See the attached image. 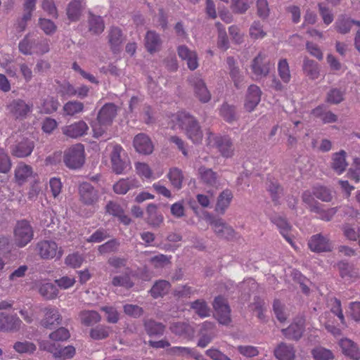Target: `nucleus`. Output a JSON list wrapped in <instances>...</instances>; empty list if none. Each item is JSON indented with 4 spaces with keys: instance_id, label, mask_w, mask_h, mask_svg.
Listing matches in <instances>:
<instances>
[{
    "instance_id": "obj_1",
    "label": "nucleus",
    "mask_w": 360,
    "mask_h": 360,
    "mask_svg": "<svg viewBox=\"0 0 360 360\" xmlns=\"http://www.w3.org/2000/svg\"><path fill=\"white\" fill-rule=\"evenodd\" d=\"M171 128L179 129L194 144L202 142L204 133L199 122L188 112L181 111L174 114L170 120Z\"/></svg>"
},
{
    "instance_id": "obj_2",
    "label": "nucleus",
    "mask_w": 360,
    "mask_h": 360,
    "mask_svg": "<svg viewBox=\"0 0 360 360\" xmlns=\"http://www.w3.org/2000/svg\"><path fill=\"white\" fill-rule=\"evenodd\" d=\"M117 109L115 104H105L98 111L97 121L91 124L94 136L96 138L101 136L108 127L112 123L117 115Z\"/></svg>"
},
{
    "instance_id": "obj_3",
    "label": "nucleus",
    "mask_w": 360,
    "mask_h": 360,
    "mask_svg": "<svg viewBox=\"0 0 360 360\" xmlns=\"http://www.w3.org/2000/svg\"><path fill=\"white\" fill-rule=\"evenodd\" d=\"M206 134L207 145L210 147L217 148L224 158H229L234 155V147L230 137L216 135L210 131H207Z\"/></svg>"
},
{
    "instance_id": "obj_4",
    "label": "nucleus",
    "mask_w": 360,
    "mask_h": 360,
    "mask_svg": "<svg viewBox=\"0 0 360 360\" xmlns=\"http://www.w3.org/2000/svg\"><path fill=\"white\" fill-rule=\"evenodd\" d=\"M34 231L27 220L18 221L13 229V240L16 246L23 248L33 238Z\"/></svg>"
},
{
    "instance_id": "obj_5",
    "label": "nucleus",
    "mask_w": 360,
    "mask_h": 360,
    "mask_svg": "<svg viewBox=\"0 0 360 360\" xmlns=\"http://www.w3.org/2000/svg\"><path fill=\"white\" fill-rule=\"evenodd\" d=\"M274 66V63L271 62L269 56L259 52L252 60L250 68L253 75L257 79H261L266 77Z\"/></svg>"
},
{
    "instance_id": "obj_6",
    "label": "nucleus",
    "mask_w": 360,
    "mask_h": 360,
    "mask_svg": "<svg viewBox=\"0 0 360 360\" xmlns=\"http://www.w3.org/2000/svg\"><path fill=\"white\" fill-rule=\"evenodd\" d=\"M37 250L39 257L44 259H60L63 254L62 248L51 240H43L38 242Z\"/></svg>"
},
{
    "instance_id": "obj_7",
    "label": "nucleus",
    "mask_w": 360,
    "mask_h": 360,
    "mask_svg": "<svg viewBox=\"0 0 360 360\" xmlns=\"http://www.w3.org/2000/svg\"><path fill=\"white\" fill-rule=\"evenodd\" d=\"M64 162L70 169H78L84 162V148L82 144H75L68 148L64 155Z\"/></svg>"
},
{
    "instance_id": "obj_8",
    "label": "nucleus",
    "mask_w": 360,
    "mask_h": 360,
    "mask_svg": "<svg viewBox=\"0 0 360 360\" xmlns=\"http://www.w3.org/2000/svg\"><path fill=\"white\" fill-rule=\"evenodd\" d=\"M204 218L212 227L214 233L219 237L230 239L233 237L234 230L222 219L216 218L208 212L204 214Z\"/></svg>"
},
{
    "instance_id": "obj_9",
    "label": "nucleus",
    "mask_w": 360,
    "mask_h": 360,
    "mask_svg": "<svg viewBox=\"0 0 360 360\" xmlns=\"http://www.w3.org/2000/svg\"><path fill=\"white\" fill-rule=\"evenodd\" d=\"M213 307L216 312V318L223 325L231 321V310L226 301L221 296L217 297L213 302Z\"/></svg>"
},
{
    "instance_id": "obj_10",
    "label": "nucleus",
    "mask_w": 360,
    "mask_h": 360,
    "mask_svg": "<svg viewBox=\"0 0 360 360\" xmlns=\"http://www.w3.org/2000/svg\"><path fill=\"white\" fill-rule=\"evenodd\" d=\"M79 195L80 200L87 205H94L99 199L98 191L86 182L79 186Z\"/></svg>"
},
{
    "instance_id": "obj_11",
    "label": "nucleus",
    "mask_w": 360,
    "mask_h": 360,
    "mask_svg": "<svg viewBox=\"0 0 360 360\" xmlns=\"http://www.w3.org/2000/svg\"><path fill=\"white\" fill-rule=\"evenodd\" d=\"M9 113L16 119H23L32 110V105L25 103L23 100H13L7 105Z\"/></svg>"
},
{
    "instance_id": "obj_12",
    "label": "nucleus",
    "mask_w": 360,
    "mask_h": 360,
    "mask_svg": "<svg viewBox=\"0 0 360 360\" xmlns=\"http://www.w3.org/2000/svg\"><path fill=\"white\" fill-rule=\"evenodd\" d=\"M44 316L41 321V325L44 328L51 329L60 324L62 316L55 307H48L43 310Z\"/></svg>"
},
{
    "instance_id": "obj_13",
    "label": "nucleus",
    "mask_w": 360,
    "mask_h": 360,
    "mask_svg": "<svg viewBox=\"0 0 360 360\" xmlns=\"http://www.w3.org/2000/svg\"><path fill=\"white\" fill-rule=\"evenodd\" d=\"M189 81L199 100L203 103L208 102L211 98V94L204 80L200 76L193 75L190 78Z\"/></svg>"
},
{
    "instance_id": "obj_14",
    "label": "nucleus",
    "mask_w": 360,
    "mask_h": 360,
    "mask_svg": "<svg viewBox=\"0 0 360 360\" xmlns=\"http://www.w3.org/2000/svg\"><path fill=\"white\" fill-rule=\"evenodd\" d=\"M124 150L120 145H115L112 147L110 159L112 170L116 174H122L128 166L127 162L122 158V153Z\"/></svg>"
},
{
    "instance_id": "obj_15",
    "label": "nucleus",
    "mask_w": 360,
    "mask_h": 360,
    "mask_svg": "<svg viewBox=\"0 0 360 360\" xmlns=\"http://www.w3.org/2000/svg\"><path fill=\"white\" fill-rule=\"evenodd\" d=\"M304 330V319L302 317L296 319L287 328L283 329V335L290 340H298Z\"/></svg>"
},
{
    "instance_id": "obj_16",
    "label": "nucleus",
    "mask_w": 360,
    "mask_h": 360,
    "mask_svg": "<svg viewBox=\"0 0 360 360\" xmlns=\"http://www.w3.org/2000/svg\"><path fill=\"white\" fill-rule=\"evenodd\" d=\"M89 130L87 124L82 120L75 122L63 127V133L70 138L76 139L86 134Z\"/></svg>"
},
{
    "instance_id": "obj_17",
    "label": "nucleus",
    "mask_w": 360,
    "mask_h": 360,
    "mask_svg": "<svg viewBox=\"0 0 360 360\" xmlns=\"http://www.w3.org/2000/svg\"><path fill=\"white\" fill-rule=\"evenodd\" d=\"M133 144L139 153L149 155L153 151V144L150 139L145 134H137L134 139Z\"/></svg>"
},
{
    "instance_id": "obj_18",
    "label": "nucleus",
    "mask_w": 360,
    "mask_h": 360,
    "mask_svg": "<svg viewBox=\"0 0 360 360\" xmlns=\"http://www.w3.org/2000/svg\"><path fill=\"white\" fill-rule=\"evenodd\" d=\"M309 246L311 251L317 252H329L333 248L329 239L321 234L311 236L309 241Z\"/></svg>"
},
{
    "instance_id": "obj_19",
    "label": "nucleus",
    "mask_w": 360,
    "mask_h": 360,
    "mask_svg": "<svg viewBox=\"0 0 360 360\" xmlns=\"http://www.w3.org/2000/svg\"><path fill=\"white\" fill-rule=\"evenodd\" d=\"M271 221L277 226L280 233L285 238V239L295 248L292 240V226L289 223L282 217L276 216L271 218Z\"/></svg>"
},
{
    "instance_id": "obj_20",
    "label": "nucleus",
    "mask_w": 360,
    "mask_h": 360,
    "mask_svg": "<svg viewBox=\"0 0 360 360\" xmlns=\"http://www.w3.org/2000/svg\"><path fill=\"white\" fill-rule=\"evenodd\" d=\"M179 56L186 61L188 68L194 70L198 67V56L195 51L190 50L186 46H180L177 49Z\"/></svg>"
},
{
    "instance_id": "obj_21",
    "label": "nucleus",
    "mask_w": 360,
    "mask_h": 360,
    "mask_svg": "<svg viewBox=\"0 0 360 360\" xmlns=\"http://www.w3.org/2000/svg\"><path fill=\"white\" fill-rule=\"evenodd\" d=\"M21 323V320L16 316L0 313V330H16L20 328Z\"/></svg>"
},
{
    "instance_id": "obj_22",
    "label": "nucleus",
    "mask_w": 360,
    "mask_h": 360,
    "mask_svg": "<svg viewBox=\"0 0 360 360\" xmlns=\"http://www.w3.org/2000/svg\"><path fill=\"white\" fill-rule=\"evenodd\" d=\"M346 156L347 153L343 150L332 155L330 167L338 175L342 174L348 166V163L346 160Z\"/></svg>"
},
{
    "instance_id": "obj_23",
    "label": "nucleus",
    "mask_w": 360,
    "mask_h": 360,
    "mask_svg": "<svg viewBox=\"0 0 360 360\" xmlns=\"http://www.w3.org/2000/svg\"><path fill=\"white\" fill-rule=\"evenodd\" d=\"M261 99V90L257 85H250L248 89V94L245 102V109L251 112L259 104Z\"/></svg>"
},
{
    "instance_id": "obj_24",
    "label": "nucleus",
    "mask_w": 360,
    "mask_h": 360,
    "mask_svg": "<svg viewBox=\"0 0 360 360\" xmlns=\"http://www.w3.org/2000/svg\"><path fill=\"white\" fill-rule=\"evenodd\" d=\"M139 181L134 177L121 179L113 186V191L117 194L124 195L132 188H138Z\"/></svg>"
},
{
    "instance_id": "obj_25",
    "label": "nucleus",
    "mask_w": 360,
    "mask_h": 360,
    "mask_svg": "<svg viewBox=\"0 0 360 360\" xmlns=\"http://www.w3.org/2000/svg\"><path fill=\"white\" fill-rule=\"evenodd\" d=\"M274 355L278 360H294L295 349L292 345L281 342L274 349Z\"/></svg>"
},
{
    "instance_id": "obj_26",
    "label": "nucleus",
    "mask_w": 360,
    "mask_h": 360,
    "mask_svg": "<svg viewBox=\"0 0 360 360\" xmlns=\"http://www.w3.org/2000/svg\"><path fill=\"white\" fill-rule=\"evenodd\" d=\"M135 169L136 174L143 179L154 180L163 174V171L160 170L157 172H153L149 165L145 162H136Z\"/></svg>"
},
{
    "instance_id": "obj_27",
    "label": "nucleus",
    "mask_w": 360,
    "mask_h": 360,
    "mask_svg": "<svg viewBox=\"0 0 360 360\" xmlns=\"http://www.w3.org/2000/svg\"><path fill=\"white\" fill-rule=\"evenodd\" d=\"M339 345L345 355L356 360L360 359V351L356 345L350 339H341L339 342Z\"/></svg>"
},
{
    "instance_id": "obj_28",
    "label": "nucleus",
    "mask_w": 360,
    "mask_h": 360,
    "mask_svg": "<svg viewBox=\"0 0 360 360\" xmlns=\"http://www.w3.org/2000/svg\"><path fill=\"white\" fill-rule=\"evenodd\" d=\"M213 323L211 322L205 321L202 325L201 337L198 342V346L205 348L208 345L214 337V333L212 331Z\"/></svg>"
},
{
    "instance_id": "obj_29",
    "label": "nucleus",
    "mask_w": 360,
    "mask_h": 360,
    "mask_svg": "<svg viewBox=\"0 0 360 360\" xmlns=\"http://www.w3.org/2000/svg\"><path fill=\"white\" fill-rule=\"evenodd\" d=\"M34 147L33 141L24 139L15 146L11 153L14 156L18 158H24L29 156L32 153Z\"/></svg>"
},
{
    "instance_id": "obj_30",
    "label": "nucleus",
    "mask_w": 360,
    "mask_h": 360,
    "mask_svg": "<svg viewBox=\"0 0 360 360\" xmlns=\"http://www.w3.org/2000/svg\"><path fill=\"white\" fill-rule=\"evenodd\" d=\"M31 166L25 163H19L15 169V178L19 184H22L33 176Z\"/></svg>"
},
{
    "instance_id": "obj_31",
    "label": "nucleus",
    "mask_w": 360,
    "mask_h": 360,
    "mask_svg": "<svg viewBox=\"0 0 360 360\" xmlns=\"http://www.w3.org/2000/svg\"><path fill=\"white\" fill-rule=\"evenodd\" d=\"M161 44L160 36L156 32L153 31L147 32L145 37V46L149 53H153L158 51Z\"/></svg>"
},
{
    "instance_id": "obj_32",
    "label": "nucleus",
    "mask_w": 360,
    "mask_h": 360,
    "mask_svg": "<svg viewBox=\"0 0 360 360\" xmlns=\"http://www.w3.org/2000/svg\"><path fill=\"white\" fill-rule=\"evenodd\" d=\"M302 70L310 79L315 80L320 75L319 64L314 60L305 58L303 61Z\"/></svg>"
},
{
    "instance_id": "obj_33",
    "label": "nucleus",
    "mask_w": 360,
    "mask_h": 360,
    "mask_svg": "<svg viewBox=\"0 0 360 360\" xmlns=\"http://www.w3.org/2000/svg\"><path fill=\"white\" fill-rule=\"evenodd\" d=\"M248 34L252 40H262L267 36L264 25L258 20H254L250 25Z\"/></svg>"
},
{
    "instance_id": "obj_34",
    "label": "nucleus",
    "mask_w": 360,
    "mask_h": 360,
    "mask_svg": "<svg viewBox=\"0 0 360 360\" xmlns=\"http://www.w3.org/2000/svg\"><path fill=\"white\" fill-rule=\"evenodd\" d=\"M233 198V193L230 190L223 191L219 195L216 204V212L223 214L229 207Z\"/></svg>"
},
{
    "instance_id": "obj_35",
    "label": "nucleus",
    "mask_w": 360,
    "mask_h": 360,
    "mask_svg": "<svg viewBox=\"0 0 360 360\" xmlns=\"http://www.w3.org/2000/svg\"><path fill=\"white\" fill-rule=\"evenodd\" d=\"M39 294L46 300H53L58 297V290L51 283L41 282L38 285Z\"/></svg>"
},
{
    "instance_id": "obj_36",
    "label": "nucleus",
    "mask_w": 360,
    "mask_h": 360,
    "mask_svg": "<svg viewBox=\"0 0 360 360\" xmlns=\"http://www.w3.org/2000/svg\"><path fill=\"white\" fill-rule=\"evenodd\" d=\"M84 105L81 101L73 100L65 103L63 107L65 115L73 117L84 111Z\"/></svg>"
},
{
    "instance_id": "obj_37",
    "label": "nucleus",
    "mask_w": 360,
    "mask_h": 360,
    "mask_svg": "<svg viewBox=\"0 0 360 360\" xmlns=\"http://www.w3.org/2000/svg\"><path fill=\"white\" fill-rule=\"evenodd\" d=\"M109 44L114 53L120 51V47L123 41L121 30L117 27H112L108 35Z\"/></svg>"
},
{
    "instance_id": "obj_38",
    "label": "nucleus",
    "mask_w": 360,
    "mask_h": 360,
    "mask_svg": "<svg viewBox=\"0 0 360 360\" xmlns=\"http://www.w3.org/2000/svg\"><path fill=\"white\" fill-rule=\"evenodd\" d=\"M170 283L165 280H160L155 283L150 290V295L153 298L163 297L169 291Z\"/></svg>"
},
{
    "instance_id": "obj_39",
    "label": "nucleus",
    "mask_w": 360,
    "mask_h": 360,
    "mask_svg": "<svg viewBox=\"0 0 360 360\" xmlns=\"http://www.w3.org/2000/svg\"><path fill=\"white\" fill-rule=\"evenodd\" d=\"M334 26L338 32L342 34H347L352 27V19L345 15H340L336 20Z\"/></svg>"
},
{
    "instance_id": "obj_40",
    "label": "nucleus",
    "mask_w": 360,
    "mask_h": 360,
    "mask_svg": "<svg viewBox=\"0 0 360 360\" xmlns=\"http://www.w3.org/2000/svg\"><path fill=\"white\" fill-rule=\"evenodd\" d=\"M147 221L153 226H158L163 221V217L158 213V207L155 204H150L147 207Z\"/></svg>"
},
{
    "instance_id": "obj_41",
    "label": "nucleus",
    "mask_w": 360,
    "mask_h": 360,
    "mask_svg": "<svg viewBox=\"0 0 360 360\" xmlns=\"http://www.w3.org/2000/svg\"><path fill=\"white\" fill-rule=\"evenodd\" d=\"M79 319L82 324L89 326L99 322L101 317L96 311L84 310L79 313Z\"/></svg>"
},
{
    "instance_id": "obj_42",
    "label": "nucleus",
    "mask_w": 360,
    "mask_h": 360,
    "mask_svg": "<svg viewBox=\"0 0 360 360\" xmlns=\"http://www.w3.org/2000/svg\"><path fill=\"white\" fill-rule=\"evenodd\" d=\"M215 25L217 29V46L226 51L229 48V41L226 29L223 25L219 22H216Z\"/></svg>"
},
{
    "instance_id": "obj_43",
    "label": "nucleus",
    "mask_w": 360,
    "mask_h": 360,
    "mask_svg": "<svg viewBox=\"0 0 360 360\" xmlns=\"http://www.w3.org/2000/svg\"><path fill=\"white\" fill-rule=\"evenodd\" d=\"M345 91L338 88L330 89L326 97V101L332 105H337L342 102L345 99Z\"/></svg>"
},
{
    "instance_id": "obj_44",
    "label": "nucleus",
    "mask_w": 360,
    "mask_h": 360,
    "mask_svg": "<svg viewBox=\"0 0 360 360\" xmlns=\"http://www.w3.org/2000/svg\"><path fill=\"white\" fill-rule=\"evenodd\" d=\"M82 9V0H72L68 6L67 15L70 20L75 21L79 19Z\"/></svg>"
},
{
    "instance_id": "obj_45",
    "label": "nucleus",
    "mask_w": 360,
    "mask_h": 360,
    "mask_svg": "<svg viewBox=\"0 0 360 360\" xmlns=\"http://www.w3.org/2000/svg\"><path fill=\"white\" fill-rule=\"evenodd\" d=\"M36 39L31 38L30 34L25 36V37L20 41L18 48L19 51L24 55H31L35 53L34 50L35 49Z\"/></svg>"
},
{
    "instance_id": "obj_46",
    "label": "nucleus",
    "mask_w": 360,
    "mask_h": 360,
    "mask_svg": "<svg viewBox=\"0 0 360 360\" xmlns=\"http://www.w3.org/2000/svg\"><path fill=\"white\" fill-rule=\"evenodd\" d=\"M191 308L201 318L208 317L210 315V309L203 300H197L191 302Z\"/></svg>"
},
{
    "instance_id": "obj_47",
    "label": "nucleus",
    "mask_w": 360,
    "mask_h": 360,
    "mask_svg": "<svg viewBox=\"0 0 360 360\" xmlns=\"http://www.w3.org/2000/svg\"><path fill=\"white\" fill-rule=\"evenodd\" d=\"M201 180L209 186H215L217 183V174L211 169L201 167L198 170Z\"/></svg>"
},
{
    "instance_id": "obj_48",
    "label": "nucleus",
    "mask_w": 360,
    "mask_h": 360,
    "mask_svg": "<svg viewBox=\"0 0 360 360\" xmlns=\"http://www.w3.org/2000/svg\"><path fill=\"white\" fill-rule=\"evenodd\" d=\"M75 354V349L73 346L68 345L67 347H62L58 344L53 356L55 359L65 360L73 357Z\"/></svg>"
},
{
    "instance_id": "obj_49",
    "label": "nucleus",
    "mask_w": 360,
    "mask_h": 360,
    "mask_svg": "<svg viewBox=\"0 0 360 360\" xmlns=\"http://www.w3.org/2000/svg\"><path fill=\"white\" fill-rule=\"evenodd\" d=\"M278 73L283 82L288 84L291 79L289 64L286 59H281L278 63Z\"/></svg>"
},
{
    "instance_id": "obj_50",
    "label": "nucleus",
    "mask_w": 360,
    "mask_h": 360,
    "mask_svg": "<svg viewBox=\"0 0 360 360\" xmlns=\"http://www.w3.org/2000/svg\"><path fill=\"white\" fill-rule=\"evenodd\" d=\"M167 177L174 188L180 189L182 187L184 176L181 171L178 168L171 169L167 174Z\"/></svg>"
},
{
    "instance_id": "obj_51",
    "label": "nucleus",
    "mask_w": 360,
    "mask_h": 360,
    "mask_svg": "<svg viewBox=\"0 0 360 360\" xmlns=\"http://www.w3.org/2000/svg\"><path fill=\"white\" fill-rule=\"evenodd\" d=\"M13 349L15 351L20 354H32L36 349V345L29 341H18L13 345Z\"/></svg>"
},
{
    "instance_id": "obj_52",
    "label": "nucleus",
    "mask_w": 360,
    "mask_h": 360,
    "mask_svg": "<svg viewBox=\"0 0 360 360\" xmlns=\"http://www.w3.org/2000/svg\"><path fill=\"white\" fill-rule=\"evenodd\" d=\"M145 328L149 335H162L165 331V326L160 323L149 320L145 323Z\"/></svg>"
},
{
    "instance_id": "obj_53",
    "label": "nucleus",
    "mask_w": 360,
    "mask_h": 360,
    "mask_svg": "<svg viewBox=\"0 0 360 360\" xmlns=\"http://www.w3.org/2000/svg\"><path fill=\"white\" fill-rule=\"evenodd\" d=\"M38 25L39 28L46 34L52 35L57 30V26L51 20L44 18L39 19Z\"/></svg>"
},
{
    "instance_id": "obj_54",
    "label": "nucleus",
    "mask_w": 360,
    "mask_h": 360,
    "mask_svg": "<svg viewBox=\"0 0 360 360\" xmlns=\"http://www.w3.org/2000/svg\"><path fill=\"white\" fill-rule=\"evenodd\" d=\"M112 284L114 286H120L127 289L134 285V283L127 273L121 276H114L112 279Z\"/></svg>"
},
{
    "instance_id": "obj_55",
    "label": "nucleus",
    "mask_w": 360,
    "mask_h": 360,
    "mask_svg": "<svg viewBox=\"0 0 360 360\" xmlns=\"http://www.w3.org/2000/svg\"><path fill=\"white\" fill-rule=\"evenodd\" d=\"M84 260V257L78 253L74 252L72 254H69L65 259V263L66 265L77 269L82 266L83 262Z\"/></svg>"
},
{
    "instance_id": "obj_56",
    "label": "nucleus",
    "mask_w": 360,
    "mask_h": 360,
    "mask_svg": "<svg viewBox=\"0 0 360 360\" xmlns=\"http://www.w3.org/2000/svg\"><path fill=\"white\" fill-rule=\"evenodd\" d=\"M196 290L189 285H184L177 286L173 292L174 297L177 298H187L195 294Z\"/></svg>"
},
{
    "instance_id": "obj_57",
    "label": "nucleus",
    "mask_w": 360,
    "mask_h": 360,
    "mask_svg": "<svg viewBox=\"0 0 360 360\" xmlns=\"http://www.w3.org/2000/svg\"><path fill=\"white\" fill-rule=\"evenodd\" d=\"M60 105L58 100L54 97H47L43 103L42 111L44 113L50 114L57 110Z\"/></svg>"
},
{
    "instance_id": "obj_58",
    "label": "nucleus",
    "mask_w": 360,
    "mask_h": 360,
    "mask_svg": "<svg viewBox=\"0 0 360 360\" xmlns=\"http://www.w3.org/2000/svg\"><path fill=\"white\" fill-rule=\"evenodd\" d=\"M104 22L100 16L91 15L89 18V30L95 34L101 33L104 30Z\"/></svg>"
},
{
    "instance_id": "obj_59",
    "label": "nucleus",
    "mask_w": 360,
    "mask_h": 360,
    "mask_svg": "<svg viewBox=\"0 0 360 360\" xmlns=\"http://www.w3.org/2000/svg\"><path fill=\"white\" fill-rule=\"evenodd\" d=\"M312 355L315 360H332L334 358L330 350L321 347L313 349Z\"/></svg>"
},
{
    "instance_id": "obj_60",
    "label": "nucleus",
    "mask_w": 360,
    "mask_h": 360,
    "mask_svg": "<svg viewBox=\"0 0 360 360\" xmlns=\"http://www.w3.org/2000/svg\"><path fill=\"white\" fill-rule=\"evenodd\" d=\"M313 212L318 214V217L323 221H330L337 212L335 207L329 208L328 210L321 209L319 205L314 207Z\"/></svg>"
},
{
    "instance_id": "obj_61",
    "label": "nucleus",
    "mask_w": 360,
    "mask_h": 360,
    "mask_svg": "<svg viewBox=\"0 0 360 360\" xmlns=\"http://www.w3.org/2000/svg\"><path fill=\"white\" fill-rule=\"evenodd\" d=\"M169 328L173 333L177 335L188 334L191 330L189 325L184 322H174L171 324Z\"/></svg>"
},
{
    "instance_id": "obj_62",
    "label": "nucleus",
    "mask_w": 360,
    "mask_h": 360,
    "mask_svg": "<svg viewBox=\"0 0 360 360\" xmlns=\"http://www.w3.org/2000/svg\"><path fill=\"white\" fill-rule=\"evenodd\" d=\"M110 334V328L106 326H99L90 331V336L94 340H102L107 338Z\"/></svg>"
},
{
    "instance_id": "obj_63",
    "label": "nucleus",
    "mask_w": 360,
    "mask_h": 360,
    "mask_svg": "<svg viewBox=\"0 0 360 360\" xmlns=\"http://www.w3.org/2000/svg\"><path fill=\"white\" fill-rule=\"evenodd\" d=\"M49 338L54 342L64 341L70 338V333L68 329L61 327L51 333Z\"/></svg>"
},
{
    "instance_id": "obj_64",
    "label": "nucleus",
    "mask_w": 360,
    "mask_h": 360,
    "mask_svg": "<svg viewBox=\"0 0 360 360\" xmlns=\"http://www.w3.org/2000/svg\"><path fill=\"white\" fill-rule=\"evenodd\" d=\"M354 168H351L348 171L347 175L350 179L359 182L360 181V158L354 159Z\"/></svg>"
}]
</instances>
